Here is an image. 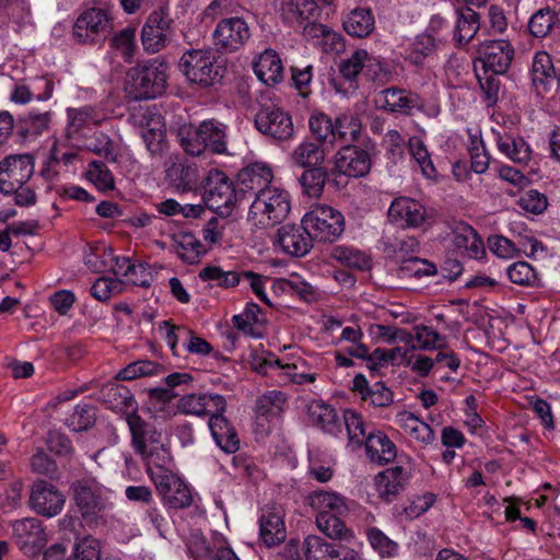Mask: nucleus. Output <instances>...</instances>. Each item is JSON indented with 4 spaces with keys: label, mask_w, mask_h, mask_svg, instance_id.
<instances>
[{
    "label": "nucleus",
    "mask_w": 560,
    "mask_h": 560,
    "mask_svg": "<svg viewBox=\"0 0 560 560\" xmlns=\"http://www.w3.org/2000/svg\"><path fill=\"white\" fill-rule=\"evenodd\" d=\"M105 268L112 270L116 276L126 277L132 272L139 271L140 278H132L133 285L149 287L151 282V272L148 266L142 264H132L127 257L115 256L113 262H105Z\"/></svg>",
    "instance_id": "nucleus-48"
},
{
    "label": "nucleus",
    "mask_w": 560,
    "mask_h": 560,
    "mask_svg": "<svg viewBox=\"0 0 560 560\" xmlns=\"http://www.w3.org/2000/svg\"><path fill=\"white\" fill-rule=\"evenodd\" d=\"M341 516L322 512L316 515V525L327 537L342 541L348 538L347 534H354V532L346 526Z\"/></svg>",
    "instance_id": "nucleus-51"
},
{
    "label": "nucleus",
    "mask_w": 560,
    "mask_h": 560,
    "mask_svg": "<svg viewBox=\"0 0 560 560\" xmlns=\"http://www.w3.org/2000/svg\"><path fill=\"white\" fill-rule=\"evenodd\" d=\"M478 54L486 72L503 74L511 67L515 49L508 39H488L479 45Z\"/></svg>",
    "instance_id": "nucleus-16"
},
{
    "label": "nucleus",
    "mask_w": 560,
    "mask_h": 560,
    "mask_svg": "<svg viewBox=\"0 0 560 560\" xmlns=\"http://www.w3.org/2000/svg\"><path fill=\"white\" fill-rule=\"evenodd\" d=\"M438 272L434 264L418 257H410L401 261L398 268L400 278H422L433 276Z\"/></svg>",
    "instance_id": "nucleus-57"
},
{
    "label": "nucleus",
    "mask_w": 560,
    "mask_h": 560,
    "mask_svg": "<svg viewBox=\"0 0 560 560\" xmlns=\"http://www.w3.org/2000/svg\"><path fill=\"white\" fill-rule=\"evenodd\" d=\"M167 66L153 58L138 65L127 73L125 90L133 100H151L162 95L166 88Z\"/></svg>",
    "instance_id": "nucleus-3"
},
{
    "label": "nucleus",
    "mask_w": 560,
    "mask_h": 560,
    "mask_svg": "<svg viewBox=\"0 0 560 560\" xmlns=\"http://www.w3.org/2000/svg\"><path fill=\"white\" fill-rule=\"evenodd\" d=\"M371 549L381 560H392L399 557L401 548L399 542L389 538L382 529L369 526L364 530Z\"/></svg>",
    "instance_id": "nucleus-40"
},
{
    "label": "nucleus",
    "mask_w": 560,
    "mask_h": 560,
    "mask_svg": "<svg viewBox=\"0 0 560 560\" xmlns=\"http://www.w3.org/2000/svg\"><path fill=\"white\" fill-rule=\"evenodd\" d=\"M165 173L170 183L180 191L189 190L198 180L197 168L178 159L170 160Z\"/></svg>",
    "instance_id": "nucleus-42"
},
{
    "label": "nucleus",
    "mask_w": 560,
    "mask_h": 560,
    "mask_svg": "<svg viewBox=\"0 0 560 560\" xmlns=\"http://www.w3.org/2000/svg\"><path fill=\"white\" fill-rule=\"evenodd\" d=\"M282 19L290 24H303L316 16L318 8L314 0H280Z\"/></svg>",
    "instance_id": "nucleus-39"
},
{
    "label": "nucleus",
    "mask_w": 560,
    "mask_h": 560,
    "mask_svg": "<svg viewBox=\"0 0 560 560\" xmlns=\"http://www.w3.org/2000/svg\"><path fill=\"white\" fill-rule=\"evenodd\" d=\"M339 72L348 81H353L360 73L368 78L387 83L393 79L392 67L380 56L366 49H357L339 65Z\"/></svg>",
    "instance_id": "nucleus-5"
},
{
    "label": "nucleus",
    "mask_w": 560,
    "mask_h": 560,
    "mask_svg": "<svg viewBox=\"0 0 560 560\" xmlns=\"http://www.w3.org/2000/svg\"><path fill=\"white\" fill-rule=\"evenodd\" d=\"M273 177L271 168L262 162H255L244 167L238 174L243 191L259 192L269 188Z\"/></svg>",
    "instance_id": "nucleus-34"
},
{
    "label": "nucleus",
    "mask_w": 560,
    "mask_h": 560,
    "mask_svg": "<svg viewBox=\"0 0 560 560\" xmlns=\"http://www.w3.org/2000/svg\"><path fill=\"white\" fill-rule=\"evenodd\" d=\"M427 217L424 206L409 197L395 198L388 208V220L402 229L420 226Z\"/></svg>",
    "instance_id": "nucleus-21"
},
{
    "label": "nucleus",
    "mask_w": 560,
    "mask_h": 560,
    "mask_svg": "<svg viewBox=\"0 0 560 560\" xmlns=\"http://www.w3.org/2000/svg\"><path fill=\"white\" fill-rule=\"evenodd\" d=\"M287 404L285 395L280 390H269L256 402V421L262 430L278 423Z\"/></svg>",
    "instance_id": "nucleus-23"
},
{
    "label": "nucleus",
    "mask_w": 560,
    "mask_h": 560,
    "mask_svg": "<svg viewBox=\"0 0 560 560\" xmlns=\"http://www.w3.org/2000/svg\"><path fill=\"white\" fill-rule=\"evenodd\" d=\"M556 22L557 13L550 8H542L530 16L528 28L533 36L542 38L550 33Z\"/></svg>",
    "instance_id": "nucleus-56"
},
{
    "label": "nucleus",
    "mask_w": 560,
    "mask_h": 560,
    "mask_svg": "<svg viewBox=\"0 0 560 560\" xmlns=\"http://www.w3.org/2000/svg\"><path fill=\"white\" fill-rule=\"evenodd\" d=\"M65 502V495L47 481L40 480L32 486L30 506L37 514L54 517L62 511Z\"/></svg>",
    "instance_id": "nucleus-19"
},
{
    "label": "nucleus",
    "mask_w": 560,
    "mask_h": 560,
    "mask_svg": "<svg viewBox=\"0 0 560 560\" xmlns=\"http://www.w3.org/2000/svg\"><path fill=\"white\" fill-rule=\"evenodd\" d=\"M408 341L406 346L411 349L432 351L443 349L446 345V337L436 331L433 327L428 325H416L411 331L407 330Z\"/></svg>",
    "instance_id": "nucleus-36"
},
{
    "label": "nucleus",
    "mask_w": 560,
    "mask_h": 560,
    "mask_svg": "<svg viewBox=\"0 0 560 560\" xmlns=\"http://www.w3.org/2000/svg\"><path fill=\"white\" fill-rule=\"evenodd\" d=\"M407 482V474L401 466L387 468L374 478V486L378 497L390 502L402 490Z\"/></svg>",
    "instance_id": "nucleus-31"
},
{
    "label": "nucleus",
    "mask_w": 560,
    "mask_h": 560,
    "mask_svg": "<svg viewBox=\"0 0 560 560\" xmlns=\"http://www.w3.org/2000/svg\"><path fill=\"white\" fill-rule=\"evenodd\" d=\"M144 465L147 474L160 493H168L170 490H173L174 485L178 483L179 478L173 471L174 464L171 454L165 455V458L156 457Z\"/></svg>",
    "instance_id": "nucleus-28"
},
{
    "label": "nucleus",
    "mask_w": 560,
    "mask_h": 560,
    "mask_svg": "<svg viewBox=\"0 0 560 560\" xmlns=\"http://www.w3.org/2000/svg\"><path fill=\"white\" fill-rule=\"evenodd\" d=\"M292 164L300 167H315L325 160V151L318 144L311 141H303L298 144L290 154Z\"/></svg>",
    "instance_id": "nucleus-49"
},
{
    "label": "nucleus",
    "mask_w": 560,
    "mask_h": 560,
    "mask_svg": "<svg viewBox=\"0 0 560 560\" xmlns=\"http://www.w3.org/2000/svg\"><path fill=\"white\" fill-rule=\"evenodd\" d=\"M499 151L515 163L527 164L532 158V149L521 137L499 135L497 138Z\"/></svg>",
    "instance_id": "nucleus-44"
},
{
    "label": "nucleus",
    "mask_w": 560,
    "mask_h": 560,
    "mask_svg": "<svg viewBox=\"0 0 560 560\" xmlns=\"http://www.w3.org/2000/svg\"><path fill=\"white\" fill-rule=\"evenodd\" d=\"M162 366L151 360H139L129 363L117 373V380L132 381L139 377H149L159 375L162 372Z\"/></svg>",
    "instance_id": "nucleus-54"
},
{
    "label": "nucleus",
    "mask_w": 560,
    "mask_h": 560,
    "mask_svg": "<svg viewBox=\"0 0 560 560\" xmlns=\"http://www.w3.org/2000/svg\"><path fill=\"white\" fill-rule=\"evenodd\" d=\"M103 544L93 535H83L74 539L70 552L63 544L51 545L43 560H102Z\"/></svg>",
    "instance_id": "nucleus-13"
},
{
    "label": "nucleus",
    "mask_w": 560,
    "mask_h": 560,
    "mask_svg": "<svg viewBox=\"0 0 560 560\" xmlns=\"http://www.w3.org/2000/svg\"><path fill=\"white\" fill-rule=\"evenodd\" d=\"M250 368L261 375L272 374L276 376L279 359L262 349H253L248 357Z\"/></svg>",
    "instance_id": "nucleus-61"
},
{
    "label": "nucleus",
    "mask_w": 560,
    "mask_h": 560,
    "mask_svg": "<svg viewBox=\"0 0 560 560\" xmlns=\"http://www.w3.org/2000/svg\"><path fill=\"white\" fill-rule=\"evenodd\" d=\"M290 210L289 192L282 188L269 187L256 192L249 206L247 220L256 228H272L282 223Z\"/></svg>",
    "instance_id": "nucleus-2"
},
{
    "label": "nucleus",
    "mask_w": 560,
    "mask_h": 560,
    "mask_svg": "<svg viewBox=\"0 0 560 560\" xmlns=\"http://www.w3.org/2000/svg\"><path fill=\"white\" fill-rule=\"evenodd\" d=\"M444 43L443 36L421 33L413 38L404 40L400 45L401 58L411 66L421 67Z\"/></svg>",
    "instance_id": "nucleus-20"
},
{
    "label": "nucleus",
    "mask_w": 560,
    "mask_h": 560,
    "mask_svg": "<svg viewBox=\"0 0 560 560\" xmlns=\"http://www.w3.org/2000/svg\"><path fill=\"white\" fill-rule=\"evenodd\" d=\"M105 488L95 481H82L74 488V501L84 520L100 512L103 508L102 495Z\"/></svg>",
    "instance_id": "nucleus-26"
},
{
    "label": "nucleus",
    "mask_w": 560,
    "mask_h": 560,
    "mask_svg": "<svg viewBox=\"0 0 560 560\" xmlns=\"http://www.w3.org/2000/svg\"><path fill=\"white\" fill-rule=\"evenodd\" d=\"M259 314L260 308L257 304H247L241 314L233 316V324L245 335L258 338L260 334L257 331L256 325L259 323Z\"/></svg>",
    "instance_id": "nucleus-59"
},
{
    "label": "nucleus",
    "mask_w": 560,
    "mask_h": 560,
    "mask_svg": "<svg viewBox=\"0 0 560 560\" xmlns=\"http://www.w3.org/2000/svg\"><path fill=\"white\" fill-rule=\"evenodd\" d=\"M276 376L283 383L298 385L312 384L317 378V372L303 358H294L290 361L279 360Z\"/></svg>",
    "instance_id": "nucleus-27"
},
{
    "label": "nucleus",
    "mask_w": 560,
    "mask_h": 560,
    "mask_svg": "<svg viewBox=\"0 0 560 560\" xmlns=\"http://www.w3.org/2000/svg\"><path fill=\"white\" fill-rule=\"evenodd\" d=\"M308 416L315 425L330 435L337 436L342 431V423L335 408L324 401H313L308 407Z\"/></svg>",
    "instance_id": "nucleus-38"
},
{
    "label": "nucleus",
    "mask_w": 560,
    "mask_h": 560,
    "mask_svg": "<svg viewBox=\"0 0 560 560\" xmlns=\"http://www.w3.org/2000/svg\"><path fill=\"white\" fill-rule=\"evenodd\" d=\"M409 152L412 159L421 168V173L429 179L436 176V170L432 163L430 153L423 139L419 136H412L408 140Z\"/></svg>",
    "instance_id": "nucleus-52"
},
{
    "label": "nucleus",
    "mask_w": 560,
    "mask_h": 560,
    "mask_svg": "<svg viewBox=\"0 0 560 560\" xmlns=\"http://www.w3.org/2000/svg\"><path fill=\"white\" fill-rule=\"evenodd\" d=\"M278 244L285 254L303 257L312 249L313 238L303 224L302 226L288 224L279 229Z\"/></svg>",
    "instance_id": "nucleus-24"
},
{
    "label": "nucleus",
    "mask_w": 560,
    "mask_h": 560,
    "mask_svg": "<svg viewBox=\"0 0 560 560\" xmlns=\"http://www.w3.org/2000/svg\"><path fill=\"white\" fill-rule=\"evenodd\" d=\"M203 200L208 208L220 215L230 214L236 202L233 182L221 171H210L207 177Z\"/></svg>",
    "instance_id": "nucleus-9"
},
{
    "label": "nucleus",
    "mask_w": 560,
    "mask_h": 560,
    "mask_svg": "<svg viewBox=\"0 0 560 560\" xmlns=\"http://www.w3.org/2000/svg\"><path fill=\"white\" fill-rule=\"evenodd\" d=\"M365 443L368 458L378 465H385L395 459L397 447L382 431L370 432Z\"/></svg>",
    "instance_id": "nucleus-33"
},
{
    "label": "nucleus",
    "mask_w": 560,
    "mask_h": 560,
    "mask_svg": "<svg viewBox=\"0 0 560 560\" xmlns=\"http://www.w3.org/2000/svg\"><path fill=\"white\" fill-rule=\"evenodd\" d=\"M255 126L261 133L277 140H288L294 131L291 116L277 106L261 108L256 115Z\"/></svg>",
    "instance_id": "nucleus-18"
},
{
    "label": "nucleus",
    "mask_w": 560,
    "mask_h": 560,
    "mask_svg": "<svg viewBox=\"0 0 560 560\" xmlns=\"http://www.w3.org/2000/svg\"><path fill=\"white\" fill-rule=\"evenodd\" d=\"M34 159L31 154H15L4 158L0 162V190L10 195L21 188L34 173Z\"/></svg>",
    "instance_id": "nucleus-11"
},
{
    "label": "nucleus",
    "mask_w": 560,
    "mask_h": 560,
    "mask_svg": "<svg viewBox=\"0 0 560 560\" xmlns=\"http://www.w3.org/2000/svg\"><path fill=\"white\" fill-rule=\"evenodd\" d=\"M113 30L108 12L100 8L83 11L73 25V37L81 44H95L104 40Z\"/></svg>",
    "instance_id": "nucleus-8"
},
{
    "label": "nucleus",
    "mask_w": 560,
    "mask_h": 560,
    "mask_svg": "<svg viewBox=\"0 0 560 560\" xmlns=\"http://www.w3.org/2000/svg\"><path fill=\"white\" fill-rule=\"evenodd\" d=\"M368 334L372 340L386 345L408 341L407 330L392 325L371 324Z\"/></svg>",
    "instance_id": "nucleus-55"
},
{
    "label": "nucleus",
    "mask_w": 560,
    "mask_h": 560,
    "mask_svg": "<svg viewBox=\"0 0 560 560\" xmlns=\"http://www.w3.org/2000/svg\"><path fill=\"white\" fill-rule=\"evenodd\" d=\"M252 36L248 23L238 16L220 20L213 32L212 39L217 50L235 52L242 49Z\"/></svg>",
    "instance_id": "nucleus-10"
},
{
    "label": "nucleus",
    "mask_w": 560,
    "mask_h": 560,
    "mask_svg": "<svg viewBox=\"0 0 560 560\" xmlns=\"http://www.w3.org/2000/svg\"><path fill=\"white\" fill-rule=\"evenodd\" d=\"M136 36H137V30L136 27H126L118 32L113 38H112V46L113 48L121 55V57L127 61L130 62L135 50L137 48L136 44Z\"/></svg>",
    "instance_id": "nucleus-60"
},
{
    "label": "nucleus",
    "mask_w": 560,
    "mask_h": 560,
    "mask_svg": "<svg viewBox=\"0 0 560 560\" xmlns=\"http://www.w3.org/2000/svg\"><path fill=\"white\" fill-rule=\"evenodd\" d=\"M173 36V20L164 10L153 11L145 20L141 31L143 48L151 54L162 50Z\"/></svg>",
    "instance_id": "nucleus-12"
},
{
    "label": "nucleus",
    "mask_w": 560,
    "mask_h": 560,
    "mask_svg": "<svg viewBox=\"0 0 560 560\" xmlns=\"http://www.w3.org/2000/svg\"><path fill=\"white\" fill-rule=\"evenodd\" d=\"M530 80L538 94L547 93L556 79V70L551 56L547 51H537L534 55Z\"/></svg>",
    "instance_id": "nucleus-30"
},
{
    "label": "nucleus",
    "mask_w": 560,
    "mask_h": 560,
    "mask_svg": "<svg viewBox=\"0 0 560 560\" xmlns=\"http://www.w3.org/2000/svg\"><path fill=\"white\" fill-rule=\"evenodd\" d=\"M199 278L211 285L224 289L233 288L242 281L241 272L223 270L220 266L209 265L199 271Z\"/></svg>",
    "instance_id": "nucleus-50"
},
{
    "label": "nucleus",
    "mask_w": 560,
    "mask_h": 560,
    "mask_svg": "<svg viewBox=\"0 0 560 560\" xmlns=\"http://www.w3.org/2000/svg\"><path fill=\"white\" fill-rule=\"evenodd\" d=\"M285 512L279 504H266L259 511V537L269 548L280 545L287 537Z\"/></svg>",
    "instance_id": "nucleus-17"
},
{
    "label": "nucleus",
    "mask_w": 560,
    "mask_h": 560,
    "mask_svg": "<svg viewBox=\"0 0 560 560\" xmlns=\"http://www.w3.org/2000/svg\"><path fill=\"white\" fill-rule=\"evenodd\" d=\"M380 106L392 113L410 114L416 106V100L406 91L389 88L381 92L377 98Z\"/></svg>",
    "instance_id": "nucleus-45"
},
{
    "label": "nucleus",
    "mask_w": 560,
    "mask_h": 560,
    "mask_svg": "<svg viewBox=\"0 0 560 560\" xmlns=\"http://www.w3.org/2000/svg\"><path fill=\"white\" fill-rule=\"evenodd\" d=\"M129 120L142 129L141 137L151 154L163 151L165 129L160 114L150 107H140L130 115Z\"/></svg>",
    "instance_id": "nucleus-14"
},
{
    "label": "nucleus",
    "mask_w": 560,
    "mask_h": 560,
    "mask_svg": "<svg viewBox=\"0 0 560 560\" xmlns=\"http://www.w3.org/2000/svg\"><path fill=\"white\" fill-rule=\"evenodd\" d=\"M327 173L323 167H310L301 176V184L311 197L319 196L326 183Z\"/></svg>",
    "instance_id": "nucleus-64"
},
{
    "label": "nucleus",
    "mask_w": 560,
    "mask_h": 560,
    "mask_svg": "<svg viewBox=\"0 0 560 560\" xmlns=\"http://www.w3.org/2000/svg\"><path fill=\"white\" fill-rule=\"evenodd\" d=\"M215 444L225 453L233 454L240 448V440L232 423L221 416L210 417L208 421Z\"/></svg>",
    "instance_id": "nucleus-35"
},
{
    "label": "nucleus",
    "mask_w": 560,
    "mask_h": 560,
    "mask_svg": "<svg viewBox=\"0 0 560 560\" xmlns=\"http://www.w3.org/2000/svg\"><path fill=\"white\" fill-rule=\"evenodd\" d=\"M288 552H294L296 560H330L341 556V551L335 549L331 544L324 541L320 537L310 535L303 541V557L298 551V545L290 541Z\"/></svg>",
    "instance_id": "nucleus-29"
},
{
    "label": "nucleus",
    "mask_w": 560,
    "mask_h": 560,
    "mask_svg": "<svg viewBox=\"0 0 560 560\" xmlns=\"http://www.w3.org/2000/svg\"><path fill=\"white\" fill-rule=\"evenodd\" d=\"M361 124L353 115L342 114L334 122L335 141H353L358 138Z\"/></svg>",
    "instance_id": "nucleus-62"
},
{
    "label": "nucleus",
    "mask_w": 560,
    "mask_h": 560,
    "mask_svg": "<svg viewBox=\"0 0 560 560\" xmlns=\"http://www.w3.org/2000/svg\"><path fill=\"white\" fill-rule=\"evenodd\" d=\"M127 423L132 436L135 451L141 456L143 463L165 458L171 454L165 446L162 433L151 424L144 422L139 415L132 412L127 416Z\"/></svg>",
    "instance_id": "nucleus-7"
},
{
    "label": "nucleus",
    "mask_w": 560,
    "mask_h": 560,
    "mask_svg": "<svg viewBox=\"0 0 560 560\" xmlns=\"http://www.w3.org/2000/svg\"><path fill=\"white\" fill-rule=\"evenodd\" d=\"M311 237L323 243H332L345 230V219L340 211L327 205H316L302 218Z\"/></svg>",
    "instance_id": "nucleus-6"
},
{
    "label": "nucleus",
    "mask_w": 560,
    "mask_h": 560,
    "mask_svg": "<svg viewBox=\"0 0 560 560\" xmlns=\"http://www.w3.org/2000/svg\"><path fill=\"white\" fill-rule=\"evenodd\" d=\"M454 245L470 258L479 259L486 254L485 245L472 226L459 223L454 229Z\"/></svg>",
    "instance_id": "nucleus-37"
},
{
    "label": "nucleus",
    "mask_w": 560,
    "mask_h": 560,
    "mask_svg": "<svg viewBox=\"0 0 560 560\" xmlns=\"http://www.w3.org/2000/svg\"><path fill=\"white\" fill-rule=\"evenodd\" d=\"M371 165L369 151L358 145H345L334 155L332 173L349 178H360L369 174Z\"/></svg>",
    "instance_id": "nucleus-15"
},
{
    "label": "nucleus",
    "mask_w": 560,
    "mask_h": 560,
    "mask_svg": "<svg viewBox=\"0 0 560 560\" xmlns=\"http://www.w3.org/2000/svg\"><path fill=\"white\" fill-rule=\"evenodd\" d=\"M178 141L189 155L198 156L207 150L214 154H229V126L211 118L199 125H184L178 129Z\"/></svg>",
    "instance_id": "nucleus-1"
},
{
    "label": "nucleus",
    "mask_w": 560,
    "mask_h": 560,
    "mask_svg": "<svg viewBox=\"0 0 560 560\" xmlns=\"http://www.w3.org/2000/svg\"><path fill=\"white\" fill-rule=\"evenodd\" d=\"M187 549L192 560H240L230 547H220L212 557L210 548L202 536L192 535L187 542Z\"/></svg>",
    "instance_id": "nucleus-46"
},
{
    "label": "nucleus",
    "mask_w": 560,
    "mask_h": 560,
    "mask_svg": "<svg viewBox=\"0 0 560 560\" xmlns=\"http://www.w3.org/2000/svg\"><path fill=\"white\" fill-rule=\"evenodd\" d=\"M13 536L20 549L34 553L47 541L45 529L37 518L26 517L12 524Z\"/></svg>",
    "instance_id": "nucleus-22"
},
{
    "label": "nucleus",
    "mask_w": 560,
    "mask_h": 560,
    "mask_svg": "<svg viewBox=\"0 0 560 560\" xmlns=\"http://www.w3.org/2000/svg\"><path fill=\"white\" fill-rule=\"evenodd\" d=\"M312 135L322 142L335 141L334 122L329 116L322 112H313L308 119Z\"/></svg>",
    "instance_id": "nucleus-58"
},
{
    "label": "nucleus",
    "mask_w": 560,
    "mask_h": 560,
    "mask_svg": "<svg viewBox=\"0 0 560 560\" xmlns=\"http://www.w3.org/2000/svg\"><path fill=\"white\" fill-rule=\"evenodd\" d=\"M342 419L347 429L349 444L353 447H360L369 435L362 416L353 409H347L343 412Z\"/></svg>",
    "instance_id": "nucleus-53"
},
{
    "label": "nucleus",
    "mask_w": 560,
    "mask_h": 560,
    "mask_svg": "<svg viewBox=\"0 0 560 560\" xmlns=\"http://www.w3.org/2000/svg\"><path fill=\"white\" fill-rule=\"evenodd\" d=\"M395 422L406 435L424 446L431 445L435 441L432 428L410 411L398 412Z\"/></svg>",
    "instance_id": "nucleus-32"
},
{
    "label": "nucleus",
    "mask_w": 560,
    "mask_h": 560,
    "mask_svg": "<svg viewBox=\"0 0 560 560\" xmlns=\"http://www.w3.org/2000/svg\"><path fill=\"white\" fill-rule=\"evenodd\" d=\"M311 504L317 514L326 512L327 514L347 515L350 511L349 500L337 492L316 491L311 495Z\"/></svg>",
    "instance_id": "nucleus-43"
},
{
    "label": "nucleus",
    "mask_w": 560,
    "mask_h": 560,
    "mask_svg": "<svg viewBox=\"0 0 560 560\" xmlns=\"http://www.w3.org/2000/svg\"><path fill=\"white\" fill-rule=\"evenodd\" d=\"M179 69L191 83L211 86L223 78V68L215 61L211 49H190L179 60Z\"/></svg>",
    "instance_id": "nucleus-4"
},
{
    "label": "nucleus",
    "mask_w": 560,
    "mask_h": 560,
    "mask_svg": "<svg viewBox=\"0 0 560 560\" xmlns=\"http://www.w3.org/2000/svg\"><path fill=\"white\" fill-rule=\"evenodd\" d=\"M374 28L375 20L370 9H353L343 19V30L353 37H365L370 35Z\"/></svg>",
    "instance_id": "nucleus-41"
},
{
    "label": "nucleus",
    "mask_w": 560,
    "mask_h": 560,
    "mask_svg": "<svg viewBox=\"0 0 560 560\" xmlns=\"http://www.w3.org/2000/svg\"><path fill=\"white\" fill-rule=\"evenodd\" d=\"M258 80L267 86L279 84L283 80V63L279 54L267 48L256 58L253 65Z\"/></svg>",
    "instance_id": "nucleus-25"
},
{
    "label": "nucleus",
    "mask_w": 560,
    "mask_h": 560,
    "mask_svg": "<svg viewBox=\"0 0 560 560\" xmlns=\"http://www.w3.org/2000/svg\"><path fill=\"white\" fill-rule=\"evenodd\" d=\"M480 27L479 14L470 8L457 11V20L454 28V39L463 45L468 44L478 33Z\"/></svg>",
    "instance_id": "nucleus-47"
},
{
    "label": "nucleus",
    "mask_w": 560,
    "mask_h": 560,
    "mask_svg": "<svg viewBox=\"0 0 560 560\" xmlns=\"http://www.w3.org/2000/svg\"><path fill=\"white\" fill-rule=\"evenodd\" d=\"M86 178L100 190L114 188V176L107 166L101 161H93L86 170Z\"/></svg>",
    "instance_id": "nucleus-63"
}]
</instances>
